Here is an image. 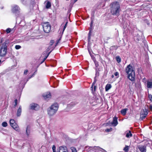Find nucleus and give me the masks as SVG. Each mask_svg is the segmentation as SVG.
Returning <instances> with one entry per match:
<instances>
[{"label": "nucleus", "mask_w": 152, "mask_h": 152, "mask_svg": "<svg viewBox=\"0 0 152 152\" xmlns=\"http://www.w3.org/2000/svg\"><path fill=\"white\" fill-rule=\"evenodd\" d=\"M111 5V12L112 15L118 16L121 11L120 6L119 2L115 1L112 3Z\"/></svg>", "instance_id": "1"}, {"label": "nucleus", "mask_w": 152, "mask_h": 152, "mask_svg": "<svg viewBox=\"0 0 152 152\" xmlns=\"http://www.w3.org/2000/svg\"><path fill=\"white\" fill-rule=\"evenodd\" d=\"M125 71L128 74L129 79L131 81H133L135 76L134 68L131 64H129L126 68Z\"/></svg>", "instance_id": "2"}, {"label": "nucleus", "mask_w": 152, "mask_h": 152, "mask_svg": "<svg viewBox=\"0 0 152 152\" xmlns=\"http://www.w3.org/2000/svg\"><path fill=\"white\" fill-rule=\"evenodd\" d=\"M58 108V105L57 103H55L50 106L47 110L48 115L50 116L54 115L57 112Z\"/></svg>", "instance_id": "3"}, {"label": "nucleus", "mask_w": 152, "mask_h": 152, "mask_svg": "<svg viewBox=\"0 0 152 152\" xmlns=\"http://www.w3.org/2000/svg\"><path fill=\"white\" fill-rule=\"evenodd\" d=\"M8 42V41H6L2 45L0 49V56H5L7 53V50L6 45Z\"/></svg>", "instance_id": "4"}, {"label": "nucleus", "mask_w": 152, "mask_h": 152, "mask_svg": "<svg viewBox=\"0 0 152 152\" xmlns=\"http://www.w3.org/2000/svg\"><path fill=\"white\" fill-rule=\"evenodd\" d=\"M42 26L44 31L46 33H49L51 30V26L48 22L42 23Z\"/></svg>", "instance_id": "5"}, {"label": "nucleus", "mask_w": 152, "mask_h": 152, "mask_svg": "<svg viewBox=\"0 0 152 152\" xmlns=\"http://www.w3.org/2000/svg\"><path fill=\"white\" fill-rule=\"evenodd\" d=\"M11 126L16 131H19V129L18 125L15 123V121L13 119H11L10 121Z\"/></svg>", "instance_id": "6"}, {"label": "nucleus", "mask_w": 152, "mask_h": 152, "mask_svg": "<svg viewBox=\"0 0 152 152\" xmlns=\"http://www.w3.org/2000/svg\"><path fill=\"white\" fill-rule=\"evenodd\" d=\"M148 114L147 110L145 109L143 110L141 112L140 114V118L142 120L144 119L147 115Z\"/></svg>", "instance_id": "7"}, {"label": "nucleus", "mask_w": 152, "mask_h": 152, "mask_svg": "<svg viewBox=\"0 0 152 152\" xmlns=\"http://www.w3.org/2000/svg\"><path fill=\"white\" fill-rule=\"evenodd\" d=\"M57 152H68V151L66 147L62 146L59 147Z\"/></svg>", "instance_id": "8"}, {"label": "nucleus", "mask_w": 152, "mask_h": 152, "mask_svg": "<svg viewBox=\"0 0 152 152\" xmlns=\"http://www.w3.org/2000/svg\"><path fill=\"white\" fill-rule=\"evenodd\" d=\"M20 10L19 7L17 5H15L13 7L12 10L13 12L16 13L19 12Z\"/></svg>", "instance_id": "9"}, {"label": "nucleus", "mask_w": 152, "mask_h": 152, "mask_svg": "<svg viewBox=\"0 0 152 152\" xmlns=\"http://www.w3.org/2000/svg\"><path fill=\"white\" fill-rule=\"evenodd\" d=\"M30 107L31 109L37 110L39 108V106L36 104L32 103L30 104Z\"/></svg>", "instance_id": "10"}, {"label": "nucleus", "mask_w": 152, "mask_h": 152, "mask_svg": "<svg viewBox=\"0 0 152 152\" xmlns=\"http://www.w3.org/2000/svg\"><path fill=\"white\" fill-rule=\"evenodd\" d=\"M44 98L46 100H48L51 97V95L49 92H47L44 94L43 95Z\"/></svg>", "instance_id": "11"}, {"label": "nucleus", "mask_w": 152, "mask_h": 152, "mask_svg": "<svg viewBox=\"0 0 152 152\" xmlns=\"http://www.w3.org/2000/svg\"><path fill=\"white\" fill-rule=\"evenodd\" d=\"M138 148L140 152L138 151V152H146V147L143 145H139L138 146Z\"/></svg>", "instance_id": "12"}, {"label": "nucleus", "mask_w": 152, "mask_h": 152, "mask_svg": "<svg viewBox=\"0 0 152 152\" xmlns=\"http://www.w3.org/2000/svg\"><path fill=\"white\" fill-rule=\"evenodd\" d=\"M117 119V118L115 116L113 118V121L111 123V124L114 126H116L118 124Z\"/></svg>", "instance_id": "13"}, {"label": "nucleus", "mask_w": 152, "mask_h": 152, "mask_svg": "<svg viewBox=\"0 0 152 152\" xmlns=\"http://www.w3.org/2000/svg\"><path fill=\"white\" fill-rule=\"evenodd\" d=\"M45 7L47 9H49L51 7V3L49 1H46L45 2Z\"/></svg>", "instance_id": "14"}, {"label": "nucleus", "mask_w": 152, "mask_h": 152, "mask_svg": "<svg viewBox=\"0 0 152 152\" xmlns=\"http://www.w3.org/2000/svg\"><path fill=\"white\" fill-rule=\"evenodd\" d=\"M51 50V51L48 53L47 55V56L45 57V59H44L45 60L46 59V58H47V57L49 55L50 53H51V52L53 50V49H52V46H51V45H50L48 47V48L46 50H47V52H48L49 50Z\"/></svg>", "instance_id": "15"}, {"label": "nucleus", "mask_w": 152, "mask_h": 152, "mask_svg": "<svg viewBox=\"0 0 152 152\" xmlns=\"http://www.w3.org/2000/svg\"><path fill=\"white\" fill-rule=\"evenodd\" d=\"M147 86L148 88H152V80L148 81L147 82Z\"/></svg>", "instance_id": "16"}, {"label": "nucleus", "mask_w": 152, "mask_h": 152, "mask_svg": "<svg viewBox=\"0 0 152 152\" xmlns=\"http://www.w3.org/2000/svg\"><path fill=\"white\" fill-rule=\"evenodd\" d=\"M22 112V108L21 106H20L18 109L17 113V116H20Z\"/></svg>", "instance_id": "17"}, {"label": "nucleus", "mask_w": 152, "mask_h": 152, "mask_svg": "<svg viewBox=\"0 0 152 152\" xmlns=\"http://www.w3.org/2000/svg\"><path fill=\"white\" fill-rule=\"evenodd\" d=\"M126 137H127L129 138L130 137L132 136V134L131 133V132L130 131H126Z\"/></svg>", "instance_id": "18"}, {"label": "nucleus", "mask_w": 152, "mask_h": 152, "mask_svg": "<svg viewBox=\"0 0 152 152\" xmlns=\"http://www.w3.org/2000/svg\"><path fill=\"white\" fill-rule=\"evenodd\" d=\"M68 22L67 21L66 22L65 24L64 25V24L62 23L61 26V27L62 28L63 27V32L62 33H63L65 29L66 28L67 26V24Z\"/></svg>", "instance_id": "19"}, {"label": "nucleus", "mask_w": 152, "mask_h": 152, "mask_svg": "<svg viewBox=\"0 0 152 152\" xmlns=\"http://www.w3.org/2000/svg\"><path fill=\"white\" fill-rule=\"evenodd\" d=\"M127 110H128V109L127 108H125L122 110H121V114L124 115H125Z\"/></svg>", "instance_id": "20"}, {"label": "nucleus", "mask_w": 152, "mask_h": 152, "mask_svg": "<svg viewBox=\"0 0 152 152\" xmlns=\"http://www.w3.org/2000/svg\"><path fill=\"white\" fill-rule=\"evenodd\" d=\"M111 86L110 84H107L106 85L105 87V89L106 91H107L109 90L111 88Z\"/></svg>", "instance_id": "21"}, {"label": "nucleus", "mask_w": 152, "mask_h": 152, "mask_svg": "<svg viewBox=\"0 0 152 152\" xmlns=\"http://www.w3.org/2000/svg\"><path fill=\"white\" fill-rule=\"evenodd\" d=\"M30 127L28 126L27 127L26 130V134L28 136L30 133Z\"/></svg>", "instance_id": "22"}, {"label": "nucleus", "mask_w": 152, "mask_h": 152, "mask_svg": "<svg viewBox=\"0 0 152 152\" xmlns=\"http://www.w3.org/2000/svg\"><path fill=\"white\" fill-rule=\"evenodd\" d=\"M72 152H77L76 149L74 147H72L70 148Z\"/></svg>", "instance_id": "23"}, {"label": "nucleus", "mask_w": 152, "mask_h": 152, "mask_svg": "<svg viewBox=\"0 0 152 152\" xmlns=\"http://www.w3.org/2000/svg\"><path fill=\"white\" fill-rule=\"evenodd\" d=\"M116 60H117V62L119 63L121 62V59L120 57L119 56H117L116 57Z\"/></svg>", "instance_id": "24"}, {"label": "nucleus", "mask_w": 152, "mask_h": 152, "mask_svg": "<svg viewBox=\"0 0 152 152\" xmlns=\"http://www.w3.org/2000/svg\"><path fill=\"white\" fill-rule=\"evenodd\" d=\"M129 146H126L124 149V150L126 152L128 151L129 150Z\"/></svg>", "instance_id": "25"}, {"label": "nucleus", "mask_w": 152, "mask_h": 152, "mask_svg": "<svg viewBox=\"0 0 152 152\" xmlns=\"http://www.w3.org/2000/svg\"><path fill=\"white\" fill-rule=\"evenodd\" d=\"M2 125L3 127H6L7 126V124L6 122H4L2 123Z\"/></svg>", "instance_id": "26"}, {"label": "nucleus", "mask_w": 152, "mask_h": 152, "mask_svg": "<svg viewBox=\"0 0 152 152\" xmlns=\"http://www.w3.org/2000/svg\"><path fill=\"white\" fill-rule=\"evenodd\" d=\"M12 29L10 28H7L6 30V31L7 33H10L11 31H12Z\"/></svg>", "instance_id": "27"}, {"label": "nucleus", "mask_w": 152, "mask_h": 152, "mask_svg": "<svg viewBox=\"0 0 152 152\" xmlns=\"http://www.w3.org/2000/svg\"><path fill=\"white\" fill-rule=\"evenodd\" d=\"M15 48L16 49L18 50L20 49L21 48V46L19 45H16Z\"/></svg>", "instance_id": "28"}, {"label": "nucleus", "mask_w": 152, "mask_h": 152, "mask_svg": "<svg viewBox=\"0 0 152 152\" xmlns=\"http://www.w3.org/2000/svg\"><path fill=\"white\" fill-rule=\"evenodd\" d=\"M114 75L117 77H118L119 76V74L118 72H116L115 73H114Z\"/></svg>", "instance_id": "29"}, {"label": "nucleus", "mask_w": 152, "mask_h": 152, "mask_svg": "<svg viewBox=\"0 0 152 152\" xmlns=\"http://www.w3.org/2000/svg\"><path fill=\"white\" fill-rule=\"evenodd\" d=\"M14 102L15 104H14V106L15 107L17 106V104L18 100L17 99H15L14 101Z\"/></svg>", "instance_id": "30"}, {"label": "nucleus", "mask_w": 152, "mask_h": 152, "mask_svg": "<svg viewBox=\"0 0 152 152\" xmlns=\"http://www.w3.org/2000/svg\"><path fill=\"white\" fill-rule=\"evenodd\" d=\"M112 130V128H110V129H107L105 130V131L106 132H109L111 131Z\"/></svg>", "instance_id": "31"}, {"label": "nucleus", "mask_w": 152, "mask_h": 152, "mask_svg": "<svg viewBox=\"0 0 152 152\" xmlns=\"http://www.w3.org/2000/svg\"><path fill=\"white\" fill-rule=\"evenodd\" d=\"M93 60L94 61V62L95 63V64L96 65V66H97V63H98V62L96 61L95 60V58H94L93 59Z\"/></svg>", "instance_id": "32"}, {"label": "nucleus", "mask_w": 152, "mask_h": 152, "mask_svg": "<svg viewBox=\"0 0 152 152\" xmlns=\"http://www.w3.org/2000/svg\"><path fill=\"white\" fill-rule=\"evenodd\" d=\"M148 97L150 99V100L152 101V95L151 94H149Z\"/></svg>", "instance_id": "33"}, {"label": "nucleus", "mask_w": 152, "mask_h": 152, "mask_svg": "<svg viewBox=\"0 0 152 152\" xmlns=\"http://www.w3.org/2000/svg\"><path fill=\"white\" fill-rule=\"evenodd\" d=\"M28 72V71L27 70H25L24 72V75H26Z\"/></svg>", "instance_id": "34"}, {"label": "nucleus", "mask_w": 152, "mask_h": 152, "mask_svg": "<svg viewBox=\"0 0 152 152\" xmlns=\"http://www.w3.org/2000/svg\"><path fill=\"white\" fill-rule=\"evenodd\" d=\"M92 88V91H95V90H96V86H94V89L93 88V87L92 88Z\"/></svg>", "instance_id": "35"}, {"label": "nucleus", "mask_w": 152, "mask_h": 152, "mask_svg": "<svg viewBox=\"0 0 152 152\" xmlns=\"http://www.w3.org/2000/svg\"><path fill=\"white\" fill-rule=\"evenodd\" d=\"M91 35V31H90L88 33V39H90Z\"/></svg>", "instance_id": "36"}, {"label": "nucleus", "mask_w": 152, "mask_h": 152, "mask_svg": "<svg viewBox=\"0 0 152 152\" xmlns=\"http://www.w3.org/2000/svg\"><path fill=\"white\" fill-rule=\"evenodd\" d=\"M96 80L95 79L94 82H93V83L92 84L93 85H92V86L91 87V88H92V87H93V86L95 84V83L96 82Z\"/></svg>", "instance_id": "37"}, {"label": "nucleus", "mask_w": 152, "mask_h": 152, "mask_svg": "<svg viewBox=\"0 0 152 152\" xmlns=\"http://www.w3.org/2000/svg\"><path fill=\"white\" fill-rule=\"evenodd\" d=\"M56 147L55 145H53L52 147L53 150H56Z\"/></svg>", "instance_id": "38"}, {"label": "nucleus", "mask_w": 152, "mask_h": 152, "mask_svg": "<svg viewBox=\"0 0 152 152\" xmlns=\"http://www.w3.org/2000/svg\"><path fill=\"white\" fill-rule=\"evenodd\" d=\"M149 109L151 111H152V105H150L149 106Z\"/></svg>", "instance_id": "39"}, {"label": "nucleus", "mask_w": 152, "mask_h": 152, "mask_svg": "<svg viewBox=\"0 0 152 152\" xmlns=\"http://www.w3.org/2000/svg\"><path fill=\"white\" fill-rule=\"evenodd\" d=\"M54 42L53 41H51V42H50V45H51V46H52V45L53 44V43Z\"/></svg>", "instance_id": "40"}, {"label": "nucleus", "mask_w": 152, "mask_h": 152, "mask_svg": "<svg viewBox=\"0 0 152 152\" xmlns=\"http://www.w3.org/2000/svg\"><path fill=\"white\" fill-rule=\"evenodd\" d=\"M61 38L59 39L57 41V43H58L59 42V41L61 40Z\"/></svg>", "instance_id": "41"}, {"label": "nucleus", "mask_w": 152, "mask_h": 152, "mask_svg": "<svg viewBox=\"0 0 152 152\" xmlns=\"http://www.w3.org/2000/svg\"><path fill=\"white\" fill-rule=\"evenodd\" d=\"M114 77V75H112V76H111V77L112 78H113Z\"/></svg>", "instance_id": "42"}, {"label": "nucleus", "mask_w": 152, "mask_h": 152, "mask_svg": "<svg viewBox=\"0 0 152 152\" xmlns=\"http://www.w3.org/2000/svg\"><path fill=\"white\" fill-rule=\"evenodd\" d=\"M77 0H74V2H76Z\"/></svg>", "instance_id": "43"}, {"label": "nucleus", "mask_w": 152, "mask_h": 152, "mask_svg": "<svg viewBox=\"0 0 152 152\" xmlns=\"http://www.w3.org/2000/svg\"><path fill=\"white\" fill-rule=\"evenodd\" d=\"M53 152H56V150H53Z\"/></svg>", "instance_id": "44"}, {"label": "nucleus", "mask_w": 152, "mask_h": 152, "mask_svg": "<svg viewBox=\"0 0 152 152\" xmlns=\"http://www.w3.org/2000/svg\"><path fill=\"white\" fill-rule=\"evenodd\" d=\"M137 41H139V39H137Z\"/></svg>", "instance_id": "45"}, {"label": "nucleus", "mask_w": 152, "mask_h": 152, "mask_svg": "<svg viewBox=\"0 0 152 152\" xmlns=\"http://www.w3.org/2000/svg\"><path fill=\"white\" fill-rule=\"evenodd\" d=\"M1 62V60H0V63Z\"/></svg>", "instance_id": "46"}, {"label": "nucleus", "mask_w": 152, "mask_h": 152, "mask_svg": "<svg viewBox=\"0 0 152 152\" xmlns=\"http://www.w3.org/2000/svg\"><path fill=\"white\" fill-rule=\"evenodd\" d=\"M1 42H2V40L1 39Z\"/></svg>", "instance_id": "47"}, {"label": "nucleus", "mask_w": 152, "mask_h": 152, "mask_svg": "<svg viewBox=\"0 0 152 152\" xmlns=\"http://www.w3.org/2000/svg\"><path fill=\"white\" fill-rule=\"evenodd\" d=\"M66 1H67L68 0H66Z\"/></svg>", "instance_id": "48"}]
</instances>
